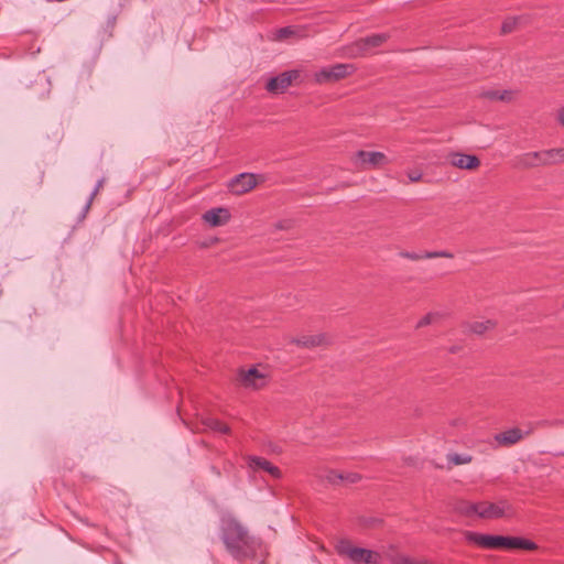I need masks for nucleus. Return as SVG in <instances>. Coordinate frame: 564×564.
<instances>
[{
	"label": "nucleus",
	"mask_w": 564,
	"mask_h": 564,
	"mask_svg": "<svg viewBox=\"0 0 564 564\" xmlns=\"http://www.w3.org/2000/svg\"><path fill=\"white\" fill-rule=\"evenodd\" d=\"M291 343L304 348H315L328 344L327 337L324 334L303 335L297 338H292Z\"/></svg>",
	"instance_id": "nucleus-15"
},
{
	"label": "nucleus",
	"mask_w": 564,
	"mask_h": 564,
	"mask_svg": "<svg viewBox=\"0 0 564 564\" xmlns=\"http://www.w3.org/2000/svg\"><path fill=\"white\" fill-rule=\"evenodd\" d=\"M447 460L454 465H464L469 464L473 460V457L468 454L453 453L447 455Z\"/></svg>",
	"instance_id": "nucleus-22"
},
{
	"label": "nucleus",
	"mask_w": 564,
	"mask_h": 564,
	"mask_svg": "<svg viewBox=\"0 0 564 564\" xmlns=\"http://www.w3.org/2000/svg\"><path fill=\"white\" fill-rule=\"evenodd\" d=\"M539 166H545L542 151L528 152L516 158L514 167L517 169H532Z\"/></svg>",
	"instance_id": "nucleus-10"
},
{
	"label": "nucleus",
	"mask_w": 564,
	"mask_h": 564,
	"mask_svg": "<svg viewBox=\"0 0 564 564\" xmlns=\"http://www.w3.org/2000/svg\"><path fill=\"white\" fill-rule=\"evenodd\" d=\"M478 506H479V502H469L467 500H459L455 503V507H454V510L460 514V516H465V517H471L474 514H477L478 516Z\"/></svg>",
	"instance_id": "nucleus-19"
},
{
	"label": "nucleus",
	"mask_w": 564,
	"mask_h": 564,
	"mask_svg": "<svg viewBox=\"0 0 564 564\" xmlns=\"http://www.w3.org/2000/svg\"><path fill=\"white\" fill-rule=\"evenodd\" d=\"M449 163L460 170L474 171L480 166V160L474 154L452 152L448 154Z\"/></svg>",
	"instance_id": "nucleus-9"
},
{
	"label": "nucleus",
	"mask_w": 564,
	"mask_h": 564,
	"mask_svg": "<svg viewBox=\"0 0 564 564\" xmlns=\"http://www.w3.org/2000/svg\"><path fill=\"white\" fill-rule=\"evenodd\" d=\"M400 257L417 261L422 259H434V258H449L452 259L454 254L452 252L442 250V251H425L423 253L410 252V251H401L399 253Z\"/></svg>",
	"instance_id": "nucleus-16"
},
{
	"label": "nucleus",
	"mask_w": 564,
	"mask_h": 564,
	"mask_svg": "<svg viewBox=\"0 0 564 564\" xmlns=\"http://www.w3.org/2000/svg\"><path fill=\"white\" fill-rule=\"evenodd\" d=\"M464 536L467 542L487 550L535 551L538 549V545L533 541L521 536L482 534L473 531H465Z\"/></svg>",
	"instance_id": "nucleus-2"
},
{
	"label": "nucleus",
	"mask_w": 564,
	"mask_h": 564,
	"mask_svg": "<svg viewBox=\"0 0 564 564\" xmlns=\"http://www.w3.org/2000/svg\"><path fill=\"white\" fill-rule=\"evenodd\" d=\"M478 517L482 519H499L509 516L511 511V505L507 500H500L499 502L481 501L478 506Z\"/></svg>",
	"instance_id": "nucleus-8"
},
{
	"label": "nucleus",
	"mask_w": 564,
	"mask_h": 564,
	"mask_svg": "<svg viewBox=\"0 0 564 564\" xmlns=\"http://www.w3.org/2000/svg\"><path fill=\"white\" fill-rule=\"evenodd\" d=\"M480 96L489 100H499V90H486Z\"/></svg>",
	"instance_id": "nucleus-28"
},
{
	"label": "nucleus",
	"mask_w": 564,
	"mask_h": 564,
	"mask_svg": "<svg viewBox=\"0 0 564 564\" xmlns=\"http://www.w3.org/2000/svg\"><path fill=\"white\" fill-rule=\"evenodd\" d=\"M294 34V31L291 26L281 28L278 30V39L284 40L288 39L290 35Z\"/></svg>",
	"instance_id": "nucleus-26"
},
{
	"label": "nucleus",
	"mask_w": 564,
	"mask_h": 564,
	"mask_svg": "<svg viewBox=\"0 0 564 564\" xmlns=\"http://www.w3.org/2000/svg\"><path fill=\"white\" fill-rule=\"evenodd\" d=\"M529 433V431L523 433L519 427H513L496 434L495 441L500 446L509 447L520 442L524 437V435H528Z\"/></svg>",
	"instance_id": "nucleus-13"
},
{
	"label": "nucleus",
	"mask_w": 564,
	"mask_h": 564,
	"mask_svg": "<svg viewBox=\"0 0 564 564\" xmlns=\"http://www.w3.org/2000/svg\"><path fill=\"white\" fill-rule=\"evenodd\" d=\"M389 39L388 33L372 34L367 37L360 39L357 45L360 50L366 51L370 47H378L382 45Z\"/></svg>",
	"instance_id": "nucleus-17"
},
{
	"label": "nucleus",
	"mask_w": 564,
	"mask_h": 564,
	"mask_svg": "<svg viewBox=\"0 0 564 564\" xmlns=\"http://www.w3.org/2000/svg\"><path fill=\"white\" fill-rule=\"evenodd\" d=\"M212 470H214L215 473H217V474L219 475V471H218V470H216V468H215V467H212Z\"/></svg>",
	"instance_id": "nucleus-37"
},
{
	"label": "nucleus",
	"mask_w": 564,
	"mask_h": 564,
	"mask_svg": "<svg viewBox=\"0 0 564 564\" xmlns=\"http://www.w3.org/2000/svg\"><path fill=\"white\" fill-rule=\"evenodd\" d=\"M514 29V21H505L501 25V32L507 34L511 33Z\"/></svg>",
	"instance_id": "nucleus-29"
},
{
	"label": "nucleus",
	"mask_w": 564,
	"mask_h": 564,
	"mask_svg": "<svg viewBox=\"0 0 564 564\" xmlns=\"http://www.w3.org/2000/svg\"><path fill=\"white\" fill-rule=\"evenodd\" d=\"M544 165L558 164L564 162V148L542 150Z\"/></svg>",
	"instance_id": "nucleus-18"
},
{
	"label": "nucleus",
	"mask_w": 564,
	"mask_h": 564,
	"mask_svg": "<svg viewBox=\"0 0 564 564\" xmlns=\"http://www.w3.org/2000/svg\"><path fill=\"white\" fill-rule=\"evenodd\" d=\"M557 120L564 127V107L558 110Z\"/></svg>",
	"instance_id": "nucleus-34"
},
{
	"label": "nucleus",
	"mask_w": 564,
	"mask_h": 564,
	"mask_svg": "<svg viewBox=\"0 0 564 564\" xmlns=\"http://www.w3.org/2000/svg\"><path fill=\"white\" fill-rule=\"evenodd\" d=\"M458 350H459V347H458V346H452V347L449 348V352H451V354H456Z\"/></svg>",
	"instance_id": "nucleus-36"
},
{
	"label": "nucleus",
	"mask_w": 564,
	"mask_h": 564,
	"mask_svg": "<svg viewBox=\"0 0 564 564\" xmlns=\"http://www.w3.org/2000/svg\"><path fill=\"white\" fill-rule=\"evenodd\" d=\"M355 69L356 68L352 64L339 63L328 67H323L321 70L315 73L314 79L317 84L336 83L351 75Z\"/></svg>",
	"instance_id": "nucleus-4"
},
{
	"label": "nucleus",
	"mask_w": 564,
	"mask_h": 564,
	"mask_svg": "<svg viewBox=\"0 0 564 564\" xmlns=\"http://www.w3.org/2000/svg\"><path fill=\"white\" fill-rule=\"evenodd\" d=\"M398 564H413V562L411 558L403 556L399 560Z\"/></svg>",
	"instance_id": "nucleus-35"
},
{
	"label": "nucleus",
	"mask_w": 564,
	"mask_h": 564,
	"mask_svg": "<svg viewBox=\"0 0 564 564\" xmlns=\"http://www.w3.org/2000/svg\"><path fill=\"white\" fill-rule=\"evenodd\" d=\"M203 425L212 431L219 432L221 434H228L230 429L227 424L223 423L215 417H206L203 420Z\"/></svg>",
	"instance_id": "nucleus-20"
},
{
	"label": "nucleus",
	"mask_w": 564,
	"mask_h": 564,
	"mask_svg": "<svg viewBox=\"0 0 564 564\" xmlns=\"http://www.w3.org/2000/svg\"><path fill=\"white\" fill-rule=\"evenodd\" d=\"M240 381L247 388L252 387L254 389H260L265 386V376L257 368L252 367L248 371L241 370Z\"/></svg>",
	"instance_id": "nucleus-12"
},
{
	"label": "nucleus",
	"mask_w": 564,
	"mask_h": 564,
	"mask_svg": "<svg viewBox=\"0 0 564 564\" xmlns=\"http://www.w3.org/2000/svg\"><path fill=\"white\" fill-rule=\"evenodd\" d=\"M274 227L279 230H285L291 227V221L290 220H280L274 225Z\"/></svg>",
	"instance_id": "nucleus-32"
},
{
	"label": "nucleus",
	"mask_w": 564,
	"mask_h": 564,
	"mask_svg": "<svg viewBox=\"0 0 564 564\" xmlns=\"http://www.w3.org/2000/svg\"><path fill=\"white\" fill-rule=\"evenodd\" d=\"M388 163V159L384 153L379 151H365L359 150L354 156V166L359 171L377 169Z\"/></svg>",
	"instance_id": "nucleus-6"
},
{
	"label": "nucleus",
	"mask_w": 564,
	"mask_h": 564,
	"mask_svg": "<svg viewBox=\"0 0 564 564\" xmlns=\"http://www.w3.org/2000/svg\"><path fill=\"white\" fill-rule=\"evenodd\" d=\"M264 182V176L261 174L243 172L234 176L228 182V189L231 194L242 195L252 191L259 183Z\"/></svg>",
	"instance_id": "nucleus-5"
},
{
	"label": "nucleus",
	"mask_w": 564,
	"mask_h": 564,
	"mask_svg": "<svg viewBox=\"0 0 564 564\" xmlns=\"http://www.w3.org/2000/svg\"><path fill=\"white\" fill-rule=\"evenodd\" d=\"M437 316V314L434 313H427L425 316H423L416 324V328H421L424 326L430 325L434 318Z\"/></svg>",
	"instance_id": "nucleus-25"
},
{
	"label": "nucleus",
	"mask_w": 564,
	"mask_h": 564,
	"mask_svg": "<svg viewBox=\"0 0 564 564\" xmlns=\"http://www.w3.org/2000/svg\"><path fill=\"white\" fill-rule=\"evenodd\" d=\"M408 177L411 182H419L422 178V173L417 171H411L408 173Z\"/></svg>",
	"instance_id": "nucleus-31"
},
{
	"label": "nucleus",
	"mask_w": 564,
	"mask_h": 564,
	"mask_svg": "<svg viewBox=\"0 0 564 564\" xmlns=\"http://www.w3.org/2000/svg\"><path fill=\"white\" fill-rule=\"evenodd\" d=\"M203 219L212 227H218L229 221L230 213L224 207L212 208L203 215Z\"/></svg>",
	"instance_id": "nucleus-14"
},
{
	"label": "nucleus",
	"mask_w": 564,
	"mask_h": 564,
	"mask_svg": "<svg viewBox=\"0 0 564 564\" xmlns=\"http://www.w3.org/2000/svg\"><path fill=\"white\" fill-rule=\"evenodd\" d=\"M104 182H105V180H104V178H101V180H99V181L97 182V184H96V186H95V188H94L93 193H91V194H90V196H89L88 202L86 203V205H85V207H84V213H87V212L89 210V208H90V206H91V204H93L94 198L96 197V195L98 194V192L100 191V188L104 186Z\"/></svg>",
	"instance_id": "nucleus-23"
},
{
	"label": "nucleus",
	"mask_w": 564,
	"mask_h": 564,
	"mask_svg": "<svg viewBox=\"0 0 564 564\" xmlns=\"http://www.w3.org/2000/svg\"><path fill=\"white\" fill-rule=\"evenodd\" d=\"M361 479V476L357 473H346L344 474V481L348 484H356Z\"/></svg>",
	"instance_id": "nucleus-27"
},
{
	"label": "nucleus",
	"mask_w": 564,
	"mask_h": 564,
	"mask_svg": "<svg viewBox=\"0 0 564 564\" xmlns=\"http://www.w3.org/2000/svg\"><path fill=\"white\" fill-rule=\"evenodd\" d=\"M326 479L333 485H338L339 482L344 481V474L336 470H329L326 475Z\"/></svg>",
	"instance_id": "nucleus-24"
},
{
	"label": "nucleus",
	"mask_w": 564,
	"mask_h": 564,
	"mask_svg": "<svg viewBox=\"0 0 564 564\" xmlns=\"http://www.w3.org/2000/svg\"><path fill=\"white\" fill-rule=\"evenodd\" d=\"M495 323L490 319L485 322H474L469 324V330L476 335H482L487 330L492 329L495 327Z\"/></svg>",
	"instance_id": "nucleus-21"
},
{
	"label": "nucleus",
	"mask_w": 564,
	"mask_h": 564,
	"mask_svg": "<svg viewBox=\"0 0 564 564\" xmlns=\"http://www.w3.org/2000/svg\"><path fill=\"white\" fill-rule=\"evenodd\" d=\"M248 466L257 471V470H263L270 474L273 478H280L282 473L279 469V467L271 464L267 458L259 457V456H249L248 458Z\"/></svg>",
	"instance_id": "nucleus-11"
},
{
	"label": "nucleus",
	"mask_w": 564,
	"mask_h": 564,
	"mask_svg": "<svg viewBox=\"0 0 564 564\" xmlns=\"http://www.w3.org/2000/svg\"><path fill=\"white\" fill-rule=\"evenodd\" d=\"M498 99L501 101H510L512 99V91L511 90L499 91Z\"/></svg>",
	"instance_id": "nucleus-30"
},
{
	"label": "nucleus",
	"mask_w": 564,
	"mask_h": 564,
	"mask_svg": "<svg viewBox=\"0 0 564 564\" xmlns=\"http://www.w3.org/2000/svg\"><path fill=\"white\" fill-rule=\"evenodd\" d=\"M300 82L301 70L292 69L271 77L265 84V89L271 94H283L292 84Z\"/></svg>",
	"instance_id": "nucleus-7"
},
{
	"label": "nucleus",
	"mask_w": 564,
	"mask_h": 564,
	"mask_svg": "<svg viewBox=\"0 0 564 564\" xmlns=\"http://www.w3.org/2000/svg\"><path fill=\"white\" fill-rule=\"evenodd\" d=\"M380 522H381V520H379L377 518L364 519V524L366 527H375L376 524H378Z\"/></svg>",
	"instance_id": "nucleus-33"
},
{
	"label": "nucleus",
	"mask_w": 564,
	"mask_h": 564,
	"mask_svg": "<svg viewBox=\"0 0 564 564\" xmlns=\"http://www.w3.org/2000/svg\"><path fill=\"white\" fill-rule=\"evenodd\" d=\"M220 538L227 552L239 562L256 560L262 549L261 540L251 535L234 517L223 518Z\"/></svg>",
	"instance_id": "nucleus-1"
},
{
	"label": "nucleus",
	"mask_w": 564,
	"mask_h": 564,
	"mask_svg": "<svg viewBox=\"0 0 564 564\" xmlns=\"http://www.w3.org/2000/svg\"><path fill=\"white\" fill-rule=\"evenodd\" d=\"M337 551L338 554L347 556L355 564H378L381 560L378 552L354 546L348 541H340Z\"/></svg>",
	"instance_id": "nucleus-3"
}]
</instances>
